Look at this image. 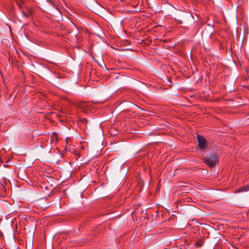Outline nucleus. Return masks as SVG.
I'll list each match as a JSON object with an SVG mask.
<instances>
[{
  "mask_svg": "<svg viewBox=\"0 0 249 249\" xmlns=\"http://www.w3.org/2000/svg\"><path fill=\"white\" fill-rule=\"evenodd\" d=\"M249 191V185H245L242 187L238 188L236 191V193H239L241 192H248Z\"/></svg>",
  "mask_w": 249,
  "mask_h": 249,
  "instance_id": "obj_3",
  "label": "nucleus"
},
{
  "mask_svg": "<svg viewBox=\"0 0 249 249\" xmlns=\"http://www.w3.org/2000/svg\"><path fill=\"white\" fill-rule=\"evenodd\" d=\"M32 13V10L31 9H29L28 10V13H25L24 12L23 13V14L25 17H29V15H31Z\"/></svg>",
  "mask_w": 249,
  "mask_h": 249,
  "instance_id": "obj_6",
  "label": "nucleus"
},
{
  "mask_svg": "<svg viewBox=\"0 0 249 249\" xmlns=\"http://www.w3.org/2000/svg\"><path fill=\"white\" fill-rule=\"evenodd\" d=\"M218 157L216 155H211L207 156L204 160V162L210 167H213L215 166L218 161Z\"/></svg>",
  "mask_w": 249,
  "mask_h": 249,
  "instance_id": "obj_1",
  "label": "nucleus"
},
{
  "mask_svg": "<svg viewBox=\"0 0 249 249\" xmlns=\"http://www.w3.org/2000/svg\"><path fill=\"white\" fill-rule=\"evenodd\" d=\"M71 23V25L73 27H76L75 24H74L73 23Z\"/></svg>",
  "mask_w": 249,
  "mask_h": 249,
  "instance_id": "obj_11",
  "label": "nucleus"
},
{
  "mask_svg": "<svg viewBox=\"0 0 249 249\" xmlns=\"http://www.w3.org/2000/svg\"><path fill=\"white\" fill-rule=\"evenodd\" d=\"M196 244L197 247H200L202 246V244H201V242H197Z\"/></svg>",
  "mask_w": 249,
  "mask_h": 249,
  "instance_id": "obj_8",
  "label": "nucleus"
},
{
  "mask_svg": "<svg viewBox=\"0 0 249 249\" xmlns=\"http://www.w3.org/2000/svg\"><path fill=\"white\" fill-rule=\"evenodd\" d=\"M18 6H19V7L21 9L22 8V6H21V4H20L19 3H18Z\"/></svg>",
  "mask_w": 249,
  "mask_h": 249,
  "instance_id": "obj_9",
  "label": "nucleus"
},
{
  "mask_svg": "<svg viewBox=\"0 0 249 249\" xmlns=\"http://www.w3.org/2000/svg\"><path fill=\"white\" fill-rule=\"evenodd\" d=\"M48 1L50 3V4L51 5H53V7H54L55 8H56V9L58 10V6L57 5H56L53 0H48Z\"/></svg>",
  "mask_w": 249,
  "mask_h": 249,
  "instance_id": "obj_5",
  "label": "nucleus"
},
{
  "mask_svg": "<svg viewBox=\"0 0 249 249\" xmlns=\"http://www.w3.org/2000/svg\"><path fill=\"white\" fill-rule=\"evenodd\" d=\"M53 136H57V133H56V132H53Z\"/></svg>",
  "mask_w": 249,
  "mask_h": 249,
  "instance_id": "obj_10",
  "label": "nucleus"
},
{
  "mask_svg": "<svg viewBox=\"0 0 249 249\" xmlns=\"http://www.w3.org/2000/svg\"><path fill=\"white\" fill-rule=\"evenodd\" d=\"M68 32L69 34H70L71 33V32L70 31V30H68Z\"/></svg>",
  "mask_w": 249,
  "mask_h": 249,
  "instance_id": "obj_12",
  "label": "nucleus"
},
{
  "mask_svg": "<svg viewBox=\"0 0 249 249\" xmlns=\"http://www.w3.org/2000/svg\"><path fill=\"white\" fill-rule=\"evenodd\" d=\"M198 146L201 149H205L207 146L206 141L204 137L200 135H197Z\"/></svg>",
  "mask_w": 249,
  "mask_h": 249,
  "instance_id": "obj_2",
  "label": "nucleus"
},
{
  "mask_svg": "<svg viewBox=\"0 0 249 249\" xmlns=\"http://www.w3.org/2000/svg\"><path fill=\"white\" fill-rule=\"evenodd\" d=\"M80 121L83 122L84 124H87L88 122V120L85 118H82L80 120Z\"/></svg>",
  "mask_w": 249,
  "mask_h": 249,
  "instance_id": "obj_7",
  "label": "nucleus"
},
{
  "mask_svg": "<svg viewBox=\"0 0 249 249\" xmlns=\"http://www.w3.org/2000/svg\"><path fill=\"white\" fill-rule=\"evenodd\" d=\"M73 36L75 37L76 40L78 42H80L82 41V37H81V36L80 35L74 34L73 35Z\"/></svg>",
  "mask_w": 249,
  "mask_h": 249,
  "instance_id": "obj_4",
  "label": "nucleus"
}]
</instances>
